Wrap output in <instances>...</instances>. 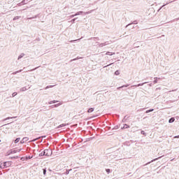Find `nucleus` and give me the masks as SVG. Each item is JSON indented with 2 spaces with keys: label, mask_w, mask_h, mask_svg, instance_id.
Returning <instances> with one entry per match:
<instances>
[{
  "label": "nucleus",
  "mask_w": 179,
  "mask_h": 179,
  "mask_svg": "<svg viewBox=\"0 0 179 179\" xmlns=\"http://www.w3.org/2000/svg\"><path fill=\"white\" fill-rule=\"evenodd\" d=\"M52 155V151L50 149H45L42 152L39 154V157H43V156H51Z\"/></svg>",
  "instance_id": "nucleus-1"
},
{
  "label": "nucleus",
  "mask_w": 179,
  "mask_h": 179,
  "mask_svg": "<svg viewBox=\"0 0 179 179\" xmlns=\"http://www.w3.org/2000/svg\"><path fill=\"white\" fill-rule=\"evenodd\" d=\"M94 10H96V9L91 10L86 13H85L83 11H78L74 14V16H79L80 15H83V13H85V15H90V13H93V12H94Z\"/></svg>",
  "instance_id": "nucleus-2"
},
{
  "label": "nucleus",
  "mask_w": 179,
  "mask_h": 179,
  "mask_svg": "<svg viewBox=\"0 0 179 179\" xmlns=\"http://www.w3.org/2000/svg\"><path fill=\"white\" fill-rule=\"evenodd\" d=\"M2 166H3V169H8V167H10V166H12V162L11 161L5 162L3 163Z\"/></svg>",
  "instance_id": "nucleus-3"
},
{
  "label": "nucleus",
  "mask_w": 179,
  "mask_h": 179,
  "mask_svg": "<svg viewBox=\"0 0 179 179\" xmlns=\"http://www.w3.org/2000/svg\"><path fill=\"white\" fill-rule=\"evenodd\" d=\"M29 0H22L20 3H17V6H23V5H26V3H29Z\"/></svg>",
  "instance_id": "nucleus-4"
},
{
  "label": "nucleus",
  "mask_w": 179,
  "mask_h": 179,
  "mask_svg": "<svg viewBox=\"0 0 179 179\" xmlns=\"http://www.w3.org/2000/svg\"><path fill=\"white\" fill-rule=\"evenodd\" d=\"M161 157H162L155 158V159L151 160L150 162H147L145 164L141 166V167H145V166H148V164H150V163H153V162H156V160H159V159H160Z\"/></svg>",
  "instance_id": "nucleus-5"
},
{
  "label": "nucleus",
  "mask_w": 179,
  "mask_h": 179,
  "mask_svg": "<svg viewBox=\"0 0 179 179\" xmlns=\"http://www.w3.org/2000/svg\"><path fill=\"white\" fill-rule=\"evenodd\" d=\"M129 86V85L127 84V85H124L120 87H118L117 89V90H121V89H122L123 90H126L125 87H128Z\"/></svg>",
  "instance_id": "nucleus-6"
},
{
  "label": "nucleus",
  "mask_w": 179,
  "mask_h": 179,
  "mask_svg": "<svg viewBox=\"0 0 179 179\" xmlns=\"http://www.w3.org/2000/svg\"><path fill=\"white\" fill-rule=\"evenodd\" d=\"M15 153H17V150H10L7 152L8 156L10 155H14Z\"/></svg>",
  "instance_id": "nucleus-7"
},
{
  "label": "nucleus",
  "mask_w": 179,
  "mask_h": 179,
  "mask_svg": "<svg viewBox=\"0 0 179 179\" xmlns=\"http://www.w3.org/2000/svg\"><path fill=\"white\" fill-rule=\"evenodd\" d=\"M146 83H148V82H145V83L132 85L131 87H139V86H143V85H146Z\"/></svg>",
  "instance_id": "nucleus-8"
},
{
  "label": "nucleus",
  "mask_w": 179,
  "mask_h": 179,
  "mask_svg": "<svg viewBox=\"0 0 179 179\" xmlns=\"http://www.w3.org/2000/svg\"><path fill=\"white\" fill-rule=\"evenodd\" d=\"M29 141V137H24L20 142L22 145Z\"/></svg>",
  "instance_id": "nucleus-9"
},
{
  "label": "nucleus",
  "mask_w": 179,
  "mask_h": 179,
  "mask_svg": "<svg viewBox=\"0 0 179 179\" xmlns=\"http://www.w3.org/2000/svg\"><path fill=\"white\" fill-rule=\"evenodd\" d=\"M62 103H56L54 105L50 106L51 108H57V107H59V106H62Z\"/></svg>",
  "instance_id": "nucleus-10"
},
{
  "label": "nucleus",
  "mask_w": 179,
  "mask_h": 179,
  "mask_svg": "<svg viewBox=\"0 0 179 179\" xmlns=\"http://www.w3.org/2000/svg\"><path fill=\"white\" fill-rule=\"evenodd\" d=\"M131 24H138V20L133 21L131 23L127 24L126 27L131 26Z\"/></svg>",
  "instance_id": "nucleus-11"
},
{
  "label": "nucleus",
  "mask_w": 179,
  "mask_h": 179,
  "mask_svg": "<svg viewBox=\"0 0 179 179\" xmlns=\"http://www.w3.org/2000/svg\"><path fill=\"white\" fill-rule=\"evenodd\" d=\"M15 118H16V117H8L3 119L2 121H3V122H4V121H8V120H13V119H15Z\"/></svg>",
  "instance_id": "nucleus-12"
},
{
  "label": "nucleus",
  "mask_w": 179,
  "mask_h": 179,
  "mask_svg": "<svg viewBox=\"0 0 179 179\" xmlns=\"http://www.w3.org/2000/svg\"><path fill=\"white\" fill-rule=\"evenodd\" d=\"M129 128V125L127 124H124V126L121 127V129H128Z\"/></svg>",
  "instance_id": "nucleus-13"
},
{
  "label": "nucleus",
  "mask_w": 179,
  "mask_h": 179,
  "mask_svg": "<svg viewBox=\"0 0 179 179\" xmlns=\"http://www.w3.org/2000/svg\"><path fill=\"white\" fill-rule=\"evenodd\" d=\"M174 121H176V118H175V117H171V118L169 120V124H173V122H174Z\"/></svg>",
  "instance_id": "nucleus-14"
},
{
  "label": "nucleus",
  "mask_w": 179,
  "mask_h": 179,
  "mask_svg": "<svg viewBox=\"0 0 179 179\" xmlns=\"http://www.w3.org/2000/svg\"><path fill=\"white\" fill-rule=\"evenodd\" d=\"M59 101L53 100L48 102V104H55V103H59Z\"/></svg>",
  "instance_id": "nucleus-15"
},
{
  "label": "nucleus",
  "mask_w": 179,
  "mask_h": 179,
  "mask_svg": "<svg viewBox=\"0 0 179 179\" xmlns=\"http://www.w3.org/2000/svg\"><path fill=\"white\" fill-rule=\"evenodd\" d=\"M153 111H155V109H154V108H150V109L147 110L145 111V114H149V113H152V112H153Z\"/></svg>",
  "instance_id": "nucleus-16"
},
{
  "label": "nucleus",
  "mask_w": 179,
  "mask_h": 179,
  "mask_svg": "<svg viewBox=\"0 0 179 179\" xmlns=\"http://www.w3.org/2000/svg\"><path fill=\"white\" fill-rule=\"evenodd\" d=\"M107 44H108V43H107V42L100 43L99 47H101V48L106 47V45H107Z\"/></svg>",
  "instance_id": "nucleus-17"
},
{
  "label": "nucleus",
  "mask_w": 179,
  "mask_h": 179,
  "mask_svg": "<svg viewBox=\"0 0 179 179\" xmlns=\"http://www.w3.org/2000/svg\"><path fill=\"white\" fill-rule=\"evenodd\" d=\"M24 53H21L19 56H18V57H17V59L19 60V59H22V58H23V57H24Z\"/></svg>",
  "instance_id": "nucleus-18"
},
{
  "label": "nucleus",
  "mask_w": 179,
  "mask_h": 179,
  "mask_svg": "<svg viewBox=\"0 0 179 179\" xmlns=\"http://www.w3.org/2000/svg\"><path fill=\"white\" fill-rule=\"evenodd\" d=\"M23 71V69H21V70H18L17 71H14L13 73V75H17V73H20V72H22Z\"/></svg>",
  "instance_id": "nucleus-19"
},
{
  "label": "nucleus",
  "mask_w": 179,
  "mask_h": 179,
  "mask_svg": "<svg viewBox=\"0 0 179 179\" xmlns=\"http://www.w3.org/2000/svg\"><path fill=\"white\" fill-rule=\"evenodd\" d=\"M30 159H33V156H30V155L25 156L26 161L30 160Z\"/></svg>",
  "instance_id": "nucleus-20"
},
{
  "label": "nucleus",
  "mask_w": 179,
  "mask_h": 179,
  "mask_svg": "<svg viewBox=\"0 0 179 179\" xmlns=\"http://www.w3.org/2000/svg\"><path fill=\"white\" fill-rule=\"evenodd\" d=\"M158 80H160V78H157V77L155 78V80H153V83L154 84L157 83Z\"/></svg>",
  "instance_id": "nucleus-21"
},
{
  "label": "nucleus",
  "mask_w": 179,
  "mask_h": 179,
  "mask_svg": "<svg viewBox=\"0 0 179 179\" xmlns=\"http://www.w3.org/2000/svg\"><path fill=\"white\" fill-rule=\"evenodd\" d=\"M14 143H19V142H20V138L18 137L16 138V140L13 141Z\"/></svg>",
  "instance_id": "nucleus-22"
},
{
  "label": "nucleus",
  "mask_w": 179,
  "mask_h": 179,
  "mask_svg": "<svg viewBox=\"0 0 179 179\" xmlns=\"http://www.w3.org/2000/svg\"><path fill=\"white\" fill-rule=\"evenodd\" d=\"M94 111V108H90L87 110V113H93Z\"/></svg>",
  "instance_id": "nucleus-23"
},
{
  "label": "nucleus",
  "mask_w": 179,
  "mask_h": 179,
  "mask_svg": "<svg viewBox=\"0 0 179 179\" xmlns=\"http://www.w3.org/2000/svg\"><path fill=\"white\" fill-rule=\"evenodd\" d=\"M64 127H66V124H62L57 127V129L64 128Z\"/></svg>",
  "instance_id": "nucleus-24"
},
{
  "label": "nucleus",
  "mask_w": 179,
  "mask_h": 179,
  "mask_svg": "<svg viewBox=\"0 0 179 179\" xmlns=\"http://www.w3.org/2000/svg\"><path fill=\"white\" fill-rule=\"evenodd\" d=\"M106 55H115V52H106Z\"/></svg>",
  "instance_id": "nucleus-25"
},
{
  "label": "nucleus",
  "mask_w": 179,
  "mask_h": 179,
  "mask_svg": "<svg viewBox=\"0 0 179 179\" xmlns=\"http://www.w3.org/2000/svg\"><path fill=\"white\" fill-rule=\"evenodd\" d=\"M91 40H94V41H99L100 39L99 38V37H94L91 38Z\"/></svg>",
  "instance_id": "nucleus-26"
},
{
  "label": "nucleus",
  "mask_w": 179,
  "mask_h": 179,
  "mask_svg": "<svg viewBox=\"0 0 179 179\" xmlns=\"http://www.w3.org/2000/svg\"><path fill=\"white\" fill-rule=\"evenodd\" d=\"M80 58H82V57H76V58H74V59H73L71 60V62H73V61H78V59H80Z\"/></svg>",
  "instance_id": "nucleus-27"
},
{
  "label": "nucleus",
  "mask_w": 179,
  "mask_h": 179,
  "mask_svg": "<svg viewBox=\"0 0 179 179\" xmlns=\"http://www.w3.org/2000/svg\"><path fill=\"white\" fill-rule=\"evenodd\" d=\"M141 135H143L144 136H146L148 134H146V132H145V131H143V130H141Z\"/></svg>",
  "instance_id": "nucleus-28"
},
{
  "label": "nucleus",
  "mask_w": 179,
  "mask_h": 179,
  "mask_svg": "<svg viewBox=\"0 0 179 179\" xmlns=\"http://www.w3.org/2000/svg\"><path fill=\"white\" fill-rule=\"evenodd\" d=\"M37 17H38V14L36 15L34 17H29V19L31 20L32 19H37Z\"/></svg>",
  "instance_id": "nucleus-29"
},
{
  "label": "nucleus",
  "mask_w": 179,
  "mask_h": 179,
  "mask_svg": "<svg viewBox=\"0 0 179 179\" xmlns=\"http://www.w3.org/2000/svg\"><path fill=\"white\" fill-rule=\"evenodd\" d=\"M124 145H125L126 146H131V143H129V141L124 142Z\"/></svg>",
  "instance_id": "nucleus-30"
},
{
  "label": "nucleus",
  "mask_w": 179,
  "mask_h": 179,
  "mask_svg": "<svg viewBox=\"0 0 179 179\" xmlns=\"http://www.w3.org/2000/svg\"><path fill=\"white\" fill-rule=\"evenodd\" d=\"M10 159H11V160H13V159H19V156L10 157Z\"/></svg>",
  "instance_id": "nucleus-31"
},
{
  "label": "nucleus",
  "mask_w": 179,
  "mask_h": 179,
  "mask_svg": "<svg viewBox=\"0 0 179 179\" xmlns=\"http://www.w3.org/2000/svg\"><path fill=\"white\" fill-rule=\"evenodd\" d=\"M54 85H48L45 87V90H47V89H51Z\"/></svg>",
  "instance_id": "nucleus-32"
},
{
  "label": "nucleus",
  "mask_w": 179,
  "mask_h": 179,
  "mask_svg": "<svg viewBox=\"0 0 179 179\" xmlns=\"http://www.w3.org/2000/svg\"><path fill=\"white\" fill-rule=\"evenodd\" d=\"M118 128H120V126L119 125H116L115 126L113 129H112V131H114L115 129H118Z\"/></svg>",
  "instance_id": "nucleus-33"
},
{
  "label": "nucleus",
  "mask_w": 179,
  "mask_h": 179,
  "mask_svg": "<svg viewBox=\"0 0 179 179\" xmlns=\"http://www.w3.org/2000/svg\"><path fill=\"white\" fill-rule=\"evenodd\" d=\"M43 175L46 176V174H47V169L46 168L43 169Z\"/></svg>",
  "instance_id": "nucleus-34"
},
{
  "label": "nucleus",
  "mask_w": 179,
  "mask_h": 179,
  "mask_svg": "<svg viewBox=\"0 0 179 179\" xmlns=\"http://www.w3.org/2000/svg\"><path fill=\"white\" fill-rule=\"evenodd\" d=\"M38 139H41V137L34 138L31 142H36V141H38Z\"/></svg>",
  "instance_id": "nucleus-35"
},
{
  "label": "nucleus",
  "mask_w": 179,
  "mask_h": 179,
  "mask_svg": "<svg viewBox=\"0 0 179 179\" xmlns=\"http://www.w3.org/2000/svg\"><path fill=\"white\" fill-rule=\"evenodd\" d=\"M106 172L107 173V174H110V173H111V169H106Z\"/></svg>",
  "instance_id": "nucleus-36"
},
{
  "label": "nucleus",
  "mask_w": 179,
  "mask_h": 179,
  "mask_svg": "<svg viewBox=\"0 0 179 179\" xmlns=\"http://www.w3.org/2000/svg\"><path fill=\"white\" fill-rule=\"evenodd\" d=\"M70 171H71V170L66 169V171L64 172V174H66V176H68V174H69Z\"/></svg>",
  "instance_id": "nucleus-37"
},
{
  "label": "nucleus",
  "mask_w": 179,
  "mask_h": 179,
  "mask_svg": "<svg viewBox=\"0 0 179 179\" xmlns=\"http://www.w3.org/2000/svg\"><path fill=\"white\" fill-rule=\"evenodd\" d=\"M78 19V17H75V18H73V19H72L71 20V23H75V22H76V20Z\"/></svg>",
  "instance_id": "nucleus-38"
},
{
  "label": "nucleus",
  "mask_w": 179,
  "mask_h": 179,
  "mask_svg": "<svg viewBox=\"0 0 179 179\" xmlns=\"http://www.w3.org/2000/svg\"><path fill=\"white\" fill-rule=\"evenodd\" d=\"M27 90V89L24 87L20 89V92H26Z\"/></svg>",
  "instance_id": "nucleus-39"
},
{
  "label": "nucleus",
  "mask_w": 179,
  "mask_h": 179,
  "mask_svg": "<svg viewBox=\"0 0 179 179\" xmlns=\"http://www.w3.org/2000/svg\"><path fill=\"white\" fill-rule=\"evenodd\" d=\"M18 19H20V16L14 17L13 20H17Z\"/></svg>",
  "instance_id": "nucleus-40"
},
{
  "label": "nucleus",
  "mask_w": 179,
  "mask_h": 179,
  "mask_svg": "<svg viewBox=\"0 0 179 179\" xmlns=\"http://www.w3.org/2000/svg\"><path fill=\"white\" fill-rule=\"evenodd\" d=\"M115 75L116 76H118V75H120V71L118 70H117L116 71H115Z\"/></svg>",
  "instance_id": "nucleus-41"
},
{
  "label": "nucleus",
  "mask_w": 179,
  "mask_h": 179,
  "mask_svg": "<svg viewBox=\"0 0 179 179\" xmlns=\"http://www.w3.org/2000/svg\"><path fill=\"white\" fill-rule=\"evenodd\" d=\"M15 96H17V92H13L12 94V97H15Z\"/></svg>",
  "instance_id": "nucleus-42"
},
{
  "label": "nucleus",
  "mask_w": 179,
  "mask_h": 179,
  "mask_svg": "<svg viewBox=\"0 0 179 179\" xmlns=\"http://www.w3.org/2000/svg\"><path fill=\"white\" fill-rule=\"evenodd\" d=\"M20 160H22V162H24V160H26V157H22Z\"/></svg>",
  "instance_id": "nucleus-43"
},
{
  "label": "nucleus",
  "mask_w": 179,
  "mask_h": 179,
  "mask_svg": "<svg viewBox=\"0 0 179 179\" xmlns=\"http://www.w3.org/2000/svg\"><path fill=\"white\" fill-rule=\"evenodd\" d=\"M113 63H111V64H108L106 66H104L103 68H107L108 66H110L113 65Z\"/></svg>",
  "instance_id": "nucleus-44"
},
{
  "label": "nucleus",
  "mask_w": 179,
  "mask_h": 179,
  "mask_svg": "<svg viewBox=\"0 0 179 179\" xmlns=\"http://www.w3.org/2000/svg\"><path fill=\"white\" fill-rule=\"evenodd\" d=\"M96 117H97V115L96 116H92V117H89L88 119H87V120H92V118H96Z\"/></svg>",
  "instance_id": "nucleus-45"
},
{
  "label": "nucleus",
  "mask_w": 179,
  "mask_h": 179,
  "mask_svg": "<svg viewBox=\"0 0 179 179\" xmlns=\"http://www.w3.org/2000/svg\"><path fill=\"white\" fill-rule=\"evenodd\" d=\"M164 6H166V4H164L162 6H161V7L159 8V9L158 10V12H159V10H160L162 9V8H164Z\"/></svg>",
  "instance_id": "nucleus-46"
},
{
  "label": "nucleus",
  "mask_w": 179,
  "mask_h": 179,
  "mask_svg": "<svg viewBox=\"0 0 179 179\" xmlns=\"http://www.w3.org/2000/svg\"><path fill=\"white\" fill-rule=\"evenodd\" d=\"M178 20H179V17L174 19L173 22H178Z\"/></svg>",
  "instance_id": "nucleus-47"
},
{
  "label": "nucleus",
  "mask_w": 179,
  "mask_h": 179,
  "mask_svg": "<svg viewBox=\"0 0 179 179\" xmlns=\"http://www.w3.org/2000/svg\"><path fill=\"white\" fill-rule=\"evenodd\" d=\"M75 16H76L75 14H73V15H70V17H71V18L75 17Z\"/></svg>",
  "instance_id": "nucleus-48"
},
{
  "label": "nucleus",
  "mask_w": 179,
  "mask_h": 179,
  "mask_svg": "<svg viewBox=\"0 0 179 179\" xmlns=\"http://www.w3.org/2000/svg\"><path fill=\"white\" fill-rule=\"evenodd\" d=\"M175 138H179V135H178V136H176L175 137H174Z\"/></svg>",
  "instance_id": "nucleus-49"
},
{
  "label": "nucleus",
  "mask_w": 179,
  "mask_h": 179,
  "mask_svg": "<svg viewBox=\"0 0 179 179\" xmlns=\"http://www.w3.org/2000/svg\"><path fill=\"white\" fill-rule=\"evenodd\" d=\"M22 150V149H18L17 150V152H20Z\"/></svg>",
  "instance_id": "nucleus-50"
},
{
  "label": "nucleus",
  "mask_w": 179,
  "mask_h": 179,
  "mask_svg": "<svg viewBox=\"0 0 179 179\" xmlns=\"http://www.w3.org/2000/svg\"><path fill=\"white\" fill-rule=\"evenodd\" d=\"M37 68H38V67H36V68H35L34 69L31 70V71H36V69H37Z\"/></svg>",
  "instance_id": "nucleus-51"
},
{
  "label": "nucleus",
  "mask_w": 179,
  "mask_h": 179,
  "mask_svg": "<svg viewBox=\"0 0 179 179\" xmlns=\"http://www.w3.org/2000/svg\"><path fill=\"white\" fill-rule=\"evenodd\" d=\"M126 118H127V116H124V120H125Z\"/></svg>",
  "instance_id": "nucleus-52"
},
{
  "label": "nucleus",
  "mask_w": 179,
  "mask_h": 179,
  "mask_svg": "<svg viewBox=\"0 0 179 179\" xmlns=\"http://www.w3.org/2000/svg\"><path fill=\"white\" fill-rule=\"evenodd\" d=\"M132 29H135V27H133Z\"/></svg>",
  "instance_id": "nucleus-53"
},
{
  "label": "nucleus",
  "mask_w": 179,
  "mask_h": 179,
  "mask_svg": "<svg viewBox=\"0 0 179 179\" xmlns=\"http://www.w3.org/2000/svg\"><path fill=\"white\" fill-rule=\"evenodd\" d=\"M71 43H73V41H71Z\"/></svg>",
  "instance_id": "nucleus-54"
},
{
  "label": "nucleus",
  "mask_w": 179,
  "mask_h": 179,
  "mask_svg": "<svg viewBox=\"0 0 179 179\" xmlns=\"http://www.w3.org/2000/svg\"><path fill=\"white\" fill-rule=\"evenodd\" d=\"M129 174H131V173H127V176H129Z\"/></svg>",
  "instance_id": "nucleus-55"
},
{
  "label": "nucleus",
  "mask_w": 179,
  "mask_h": 179,
  "mask_svg": "<svg viewBox=\"0 0 179 179\" xmlns=\"http://www.w3.org/2000/svg\"><path fill=\"white\" fill-rule=\"evenodd\" d=\"M158 89H160V88H157V90H158Z\"/></svg>",
  "instance_id": "nucleus-56"
},
{
  "label": "nucleus",
  "mask_w": 179,
  "mask_h": 179,
  "mask_svg": "<svg viewBox=\"0 0 179 179\" xmlns=\"http://www.w3.org/2000/svg\"><path fill=\"white\" fill-rule=\"evenodd\" d=\"M49 171H51V169H49Z\"/></svg>",
  "instance_id": "nucleus-57"
},
{
  "label": "nucleus",
  "mask_w": 179,
  "mask_h": 179,
  "mask_svg": "<svg viewBox=\"0 0 179 179\" xmlns=\"http://www.w3.org/2000/svg\"><path fill=\"white\" fill-rule=\"evenodd\" d=\"M178 99H179V96H178Z\"/></svg>",
  "instance_id": "nucleus-58"
},
{
  "label": "nucleus",
  "mask_w": 179,
  "mask_h": 179,
  "mask_svg": "<svg viewBox=\"0 0 179 179\" xmlns=\"http://www.w3.org/2000/svg\"><path fill=\"white\" fill-rule=\"evenodd\" d=\"M0 142H1V140H0Z\"/></svg>",
  "instance_id": "nucleus-59"
}]
</instances>
